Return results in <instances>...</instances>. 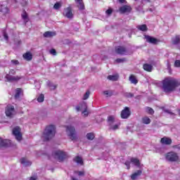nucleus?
<instances>
[{
	"label": "nucleus",
	"mask_w": 180,
	"mask_h": 180,
	"mask_svg": "<svg viewBox=\"0 0 180 180\" xmlns=\"http://www.w3.org/2000/svg\"><path fill=\"white\" fill-rule=\"evenodd\" d=\"M66 133L72 141H75L78 137L77 136V131H75V127L72 126L66 127Z\"/></svg>",
	"instance_id": "obj_4"
},
{
	"label": "nucleus",
	"mask_w": 180,
	"mask_h": 180,
	"mask_svg": "<svg viewBox=\"0 0 180 180\" xmlns=\"http://www.w3.org/2000/svg\"><path fill=\"white\" fill-rule=\"evenodd\" d=\"M146 109L149 115H154V110L153 108L146 107Z\"/></svg>",
	"instance_id": "obj_40"
},
{
	"label": "nucleus",
	"mask_w": 180,
	"mask_h": 180,
	"mask_svg": "<svg viewBox=\"0 0 180 180\" xmlns=\"http://www.w3.org/2000/svg\"><path fill=\"white\" fill-rule=\"evenodd\" d=\"M89 95H91V92L89 91H86L83 97V101H86L89 98Z\"/></svg>",
	"instance_id": "obj_37"
},
{
	"label": "nucleus",
	"mask_w": 180,
	"mask_h": 180,
	"mask_svg": "<svg viewBox=\"0 0 180 180\" xmlns=\"http://www.w3.org/2000/svg\"><path fill=\"white\" fill-rule=\"evenodd\" d=\"M108 79L110 81H117L119 79L118 75H108Z\"/></svg>",
	"instance_id": "obj_33"
},
{
	"label": "nucleus",
	"mask_w": 180,
	"mask_h": 180,
	"mask_svg": "<svg viewBox=\"0 0 180 180\" xmlns=\"http://www.w3.org/2000/svg\"><path fill=\"white\" fill-rule=\"evenodd\" d=\"M87 140H94L95 139V134L94 132H89L86 135Z\"/></svg>",
	"instance_id": "obj_32"
},
{
	"label": "nucleus",
	"mask_w": 180,
	"mask_h": 180,
	"mask_svg": "<svg viewBox=\"0 0 180 180\" xmlns=\"http://www.w3.org/2000/svg\"><path fill=\"white\" fill-rule=\"evenodd\" d=\"M16 75V70H13V69H11L8 72V74H7V75Z\"/></svg>",
	"instance_id": "obj_42"
},
{
	"label": "nucleus",
	"mask_w": 180,
	"mask_h": 180,
	"mask_svg": "<svg viewBox=\"0 0 180 180\" xmlns=\"http://www.w3.org/2000/svg\"><path fill=\"white\" fill-rule=\"evenodd\" d=\"M141 174H143V171L141 170H137L136 172L133 173L131 175V180H136L139 176H141Z\"/></svg>",
	"instance_id": "obj_18"
},
{
	"label": "nucleus",
	"mask_w": 180,
	"mask_h": 180,
	"mask_svg": "<svg viewBox=\"0 0 180 180\" xmlns=\"http://www.w3.org/2000/svg\"><path fill=\"white\" fill-rule=\"evenodd\" d=\"M13 112H15V107L13 105H8L6 107L5 113L7 117H12L13 116Z\"/></svg>",
	"instance_id": "obj_11"
},
{
	"label": "nucleus",
	"mask_w": 180,
	"mask_h": 180,
	"mask_svg": "<svg viewBox=\"0 0 180 180\" xmlns=\"http://www.w3.org/2000/svg\"><path fill=\"white\" fill-rule=\"evenodd\" d=\"M37 101L39 103L44 102V94H40L37 98Z\"/></svg>",
	"instance_id": "obj_38"
},
{
	"label": "nucleus",
	"mask_w": 180,
	"mask_h": 180,
	"mask_svg": "<svg viewBox=\"0 0 180 180\" xmlns=\"http://www.w3.org/2000/svg\"><path fill=\"white\" fill-rule=\"evenodd\" d=\"M124 96H125V98H133V96H134V94L131 92H127L124 93Z\"/></svg>",
	"instance_id": "obj_41"
},
{
	"label": "nucleus",
	"mask_w": 180,
	"mask_h": 180,
	"mask_svg": "<svg viewBox=\"0 0 180 180\" xmlns=\"http://www.w3.org/2000/svg\"><path fill=\"white\" fill-rule=\"evenodd\" d=\"M160 143L162 146H171L172 144V139L169 137L164 136L160 139Z\"/></svg>",
	"instance_id": "obj_14"
},
{
	"label": "nucleus",
	"mask_w": 180,
	"mask_h": 180,
	"mask_svg": "<svg viewBox=\"0 0 180 180\" xmlns=\"http://www.w3.org/2000/svg\"><path fill=\"white\" fill-rule=\"evenodd\" d=\"M115 51L120 56H127V48L124 46H117L115 49Z\"/></svg>",
	"instance_id": "obj_7"
},
{
	"label": "nucleus",
	"mask_w": 180,
	"mask_h": 180,
	"mask_svg": "<svg viewBox=\"0 0 180 180\" xmlns=\"http://www.w3.org/2000/svg\"><path fill=\"white\" fill-rule=\"evenodd\" d=\"M48 86L51 88V90H54L57 89L58 85L57 84H53L51 82H48Z\"/></svg>",
	"instance_id": "obj_35"
},
{
	"label": "nucleus",
	"mask_w": 180,
	"mask_h": 180,
	"mask_svg": "<svg viewBox=\"0 0 180 180\" xmlns=\"http://www.w3.org/2000/svg\"><path fill=\"white\" fill-rule=\"evenodd\" d=\"M22 89L17 88L15 89V94L14 96L15 99H19V98H20V94H22Z\"/></svg>",
	"instance_id": "obj_26"
},
{
	"label": "nucleus",
	"mask_w": 180,
	"mask_h": 180,
	"mask_svg": "<svg viewBox=\"0 0 180 180\" xmlns=\"http://www.w3.org/2000/svg\"><path fill=\"white\" fill-rule=\"evenodd\" d=\"M131 162L134 164V165H136V167H140V160L136 158H131L130 159Z\"/></svg>",
	"instance_id": "obj_25"
},
{
	"label": "nucleus",
	"mask_w": 180,
	"mask_h": 180,
	"mask_svg": "<svg viewBox=\"0 0 180 180\" xmlns=\"http://www.w3.org/2000/svg\"><path fill=\"white\" fill-rule=\"evenodd\" d=\"M4 37L5 40H6V41H8V40H9V37L8 36V33L4 32Z\"/></svg>",
	"instance_id": "obj_49"
},
{
	"label": "nucleus",
	"mask_w": 180,
	"mask_h": 180,
	"mask_svg": "<svg viewBox=\"0 0 180 180\" xmlns=\"http://www.w3.org/2000/svg\"><path fill=\"white\" fill-rule=\"evenodd\" d=\"M77 8H79V9L80 11H84V9H85V5L84 4V1H82V0L81 1H77Z\"/></svg>",
	"instance_id": "obj_28"
},
{
	"label": "nucleus",
	"mask_w": 180,
	"mask_h": 180,
	"mask_svg": "<svg viewBox=\"0 0 180 180\" xmlns=\"http://www.w3.org/2000/svg\"><path fill=\"white\" fill-rule=\"evenodd\" d=\"M0 12H2L3 15H6L9 13V8L6 6L1 5L0 8Z\"/></svg>",
	"instance_id": "obj_23"
},
{
	"label": "nucleus",
	"mask_w": 180,
	"mask_h": 180,
	"mask_svg": "<svg viewBox=\"0 0 180 180\" xmlns=\"http://www.w3.org/2000/svg\"><path fill=\"white\" fill-rule=\"evenodd\" d=\"M110 129H111L112 130H117V129H119V125L115 124V125L111 127Z\"/></svg>",
	"instance_id": "obj_50"
},
{
	"label": "nucleus",
	"mask_w": 180,
	"mask_h": 180,
	"mask_svg": "<svg viewBox=\"0 0 180 180\" xmlns=\"http://www.w3.org/2000/svg\"><path fill=\"white\" fill-rule=\"evenodd\" d=\"M115 61L118 63L120 64V63H124L126 61H127V59L126 58H117L115 60Z\"/></svg>",
	"instance_id": "obj_36"
},
{
	"label": "nucleus",
	"mask_w": 180,
	"mask_h": 180,
	"mask_svg": "<svg viewBox=\"0 0 180 180\" xmlns=\"http://www.w3.org/2000/svg\"><path fill=\"white\" fill-rule=\"evenodd\" d=\"M129 81H130L131 84H134V85H137V84H139V80L134 75H130Z\"/></svg>",
	"instance_id": "obj_17"
},
{
	"label": "nucleus",
	"mask_w": 180,
	"mask_h": 180,
	"mask_svg": "<svg viewBox=\"0 0 180 180\" xmlns=\"http://www.w3.org/2000/svg\"><path fill=\"white\" fill-rule=\"evenodd\" d=\"M1 147H12V141L8 139H2L0 138V148Z\"/></svg>",
	"instance_id": "obj_13"
},
{
	"label": "nucleus",
	"mask_w": 180,
	"mask_h": 180,
	"mask_svg": "<svg viewBox=\"0 0 180 180\" xmlns=\"http://www.w3.org/2000/svg\"><path fill=\"white\" fill-rule=\"evenodd\" d=\"M146 2H148V3H150V2H151V0H145Z\"/></svg>",
	"instance_id": "obj_55"
},
{
	"label": "nucleus",
	"mask_w": 180,
	"mask_h": 180,
	"mask_svg": "<svg viewBox=\"0 0 180 180\" xmlns=\"http://www.w3.org/2000/svg\"><path fill=\"white\" fill-rule=\"evenodd\" d=\"M174 67H176V68H180V60H176L174 61Z\"/></svg>",
	"instance_id": "obj_43"
},
{
	"label": "nucleus",
	"mask_w": 180,
	"mask_h": 180,
	"mask_svg": "<svg viewBox=\"0 0 180 180\" xmlns=\"http://www.w3.org/2000/svg\"><path fill=\"white\" fill-rule=\"evenodd\" d=\"M53 157L58 160L59 162H63L67 158V154L63 150H56L52 153Z\"/></svg>",
	"instance_id": "obj_5"
},
{
	"label": "nucleus",
	"mask_w": 180,
	"mask_h": 180,
	"mask_svg": "<svg viewBox=\"0 0 180 180\" xmlns=\"http://www.w3.org/2000/svg\"><path fill=\"white\" fill-rule=\"evenodd\" d=\"M73 161L75 162H77V164H79V165H84V160H82V158L79 156H76L74 159Z\"/></svg>",
	"instance_id": "obj_22"
},
{
	"label": "nucleus",
	"mask_w": 180,
	"mask_h": 180,
	"mask_svg": "<svg viewBox=\"0 0 180 180\" xmlns=\"http://www.w3.org/2000/svg\"><path fill=\"white\" fill-rule=\"evenodd\" d=\"M61 6V4L60 2H56L53 6V9L58 10Z\"/></svg>",
	"instance_id": "obj_44"
},
{
	"label": "nucleus",
	"mask_w": 180,
	"mask_h": 180,
	"mask_svg": "<svg viewBox=\"0 0 180 180\" xmlns=\"http://www.w3.org/2000/svg\"><path fill=\"white\" fill-rule=\"evenodd\" d=\"M179 85V82L174 77H167L162 81V89L165 94L174 92Z\"/></svg>",
	"instance_id": "obj_1"
},
{
	"label": "nucleus",
	"mask_w": 180,
	"mask_h": 180,
	"mask_svg": "<svg viewBox=\"0 0 180 180\" xmlns=\"http://www.w3.org/2000/svg\"><path fill=\"white\" fill-rule=\"evenodd\" d=\"M21 18L23 20H27L26 22H29V16L27 15V13L25 10L23 11V13L21 14Z\"/></svg>",
	"instance_id": "obj_30"
},
{
	"label": "nucleus",
	"mask_w": 180,
	"mask_h": 180,
	"mask_svg": "<svg viewBox=\"0 0 180 180\" xmlns=\"http://www.w3.org/2000/svg\"><path fill=\"white\" fill-rule=\"evenodd\" d=\"M21 4L22 5V6H26V5H27V1H22V2L21 3Z\"/></svg>",
	"instance_id": "obj_52"
},
{
	"label": "nucleus",
	"mask_w": 180,
	"mask_h": 180,
	"mask_svg": "<svg viewBox=\"0 0 180 180\" xmlns=\"http://www.w3.org/2000/svg\"><path fill=\"white\" fill-rule=\"evenodd\" d=\"M84 172H79V176H82V175H84Z\"/></svg>",
	"instance_id": "obj_53"
},
{
	"label": "nucleus",
	"mask_w": 180,
	"mask_h": 180,
	"mask_svg": "<svg viewBox=\"0 0 180 180\" xmlns=\"http://www.w3.org/2000/svg\"><path fill=\"white\" fill-rule=\"evenodd\" d=\"M11 63L12 64H14V65H19V60H12Z\"/></svg>",
	"instance_id": "obj_48"
},
{
	"label": "nucleus",
	"mask_w": 180,
	"mask_h": 180,
	"mask_svg": "<svg viewBox=\"0 0 180 180\" xmlns=\"http://www.w3.org/2000/svg\"><path fill=\"white\" fill-rule=\"evenodd\" d=\"M81 105L84 107V110L82 113H84V116H88V107L86 106V103L83 102Z\"/></svg>",
	"instance_id": "obj_31"
},
{
	"label": "nucleus",
	"mask_w": 180,
	"mask_h": 180,
	"mask_svg": "<svg viewBox=\"0 0 180 180\" xmlns=\"http://www.w3.org/2000/svg\"><path fill=\"white\" fill-rule=\"evenodd\" d=\"M76 109H77V112H79V110H81V106H77L76 108Z\"/></svg>",
	"instance_id": "obj_54"
},
{
	"label": "nucleus",
	"mask_w": 180,
	"mask_h": 180,
	"mask_svg": "<svg viewBox=\"0 0 180 180\" xmlns=\"http://www.w3.org/2000/svg\"><path fill=\"white\" fill-rule=\"evenodd\" d=\"M131 115V111H130V108L125 107L121 112L122 119H129Z\"/></svg>",
	"instance_id": "obj_10"
},
{
	"label": "nucleus",
	"mask_w": 180,
	"mask_h": 180,
	"mask_svg": "<svg viewBox=\"0 0 180 180\" xmlns=\"http://www.w3.org/2000/svg\"><path fill=\"white\" fill-rule=\"evenodd\" d=\"M56 136V126L51 124L46 127L44 131L42 137L44 141H49Z\"/></svg>",
	"instance_id": "obj_2"
},
{
	"label": "nucleus",
	"mask_w": 180,
	"mask_h": 180,
	"mask_svg": "<svg viewBox=\"0 0 180 180\" xmlns=\"http://www.w3.org/2000/svg\"><path fill=\"white\" fill-rule=\"evenodd\" d=\"M124 164L127 167V169H130V164H131L130 161L127 160Z\"/></svg>",
	"instance_id": "obj_47"
},
{
	"label": "nucleus",
	"mask_w": 180,
	"mask_h": 180,
	"mask_svg": "<svg viewBox=\"0 0 180 180\" xmlns=\"http://www.w3.org/2000/svg\"><path fill=\"white\" fill-rule=\"evenodd\" d=\"M143 68L145 71H147L148 72H151L153 71V65L148 63L143 64Z\"/></svg>",
	"instance_id": "obj_19"
},
{
	"label": "nucleus",
	"mask_w": 180,
	"mask_h": 180,
	"mask_svg": "<svg viewBox=\"0 0 180 180\" xmlns=\"http://www.w3.org/2000/svg\"><path fill=\"white\" fill-rule=\"evenodd\" d=\"M165 158L169 162H178V161H179V155L174 151L167 153Z\"/></svg>",
	"instance_id": "obj_3"
},
{
	"label": "nucleus",
	"mask_w": 180,
	"mask_h": 180,
	"mask_svg": "<svg viewBox=\"0 0 180 180\" xmlns=\"http://www.w3.org/2000/svg\"><path fill=\"white\" fill-rule=\"evenodd\" d=\"M55 32L51 31H46L44 33V37L50 38V37H54L56 36Z\"/></svg>",
	"instance_id": "obj_20"
},
{
	"label": "nucleus",
	"mask_w": 180,
	"mask_h": 180,
	"mask_svg": "<svg viewBox=\"0 0 180 180\" xmlns=\"http://www.w3.org/2000/svg\"><path fill=\"white\" fill-rule=\"evenodd\" d=\"M64 16L68 18V19H72L74 18V14L72 13V8L71 7H67L64 9Z\"/></svg>",
	"instance_id": "obj_12"
},
{
	"label": "nucleus",
	"mask_w": 180,
	"mask_h": 180,
	"mask_svg": "<svg viewBox=\"0 0 180 180\" xmlns=\"http://www.w3.org/2000/svg\"><path fill=\"white\" fill-rule=\"evenodd\" d=\"M22 57L24 60H26V61H32L33 60V55H32V53L27 52L22 55Z\"/></svg>",
	"instance_id": "obj_16"
},
{
	"label": "nucleus",
	"mask_w": 180,
	"mask_h": 180,
	"mask_svg": "<svg viewBox=\"0 0 180 180\" xmlns=\"http://www.w3.org/2000/svg\"><path fill=\"white\" fill-rule=\"evenodd\" d=\"M20 127H15L13 129V134L15 136V139L18 141H22V132Z\"/></svg>",
	"instance_id": "obj_8"
},
{
	"label": "nucleus",
	"mask_w": 180,
	"mask_h": 180,
	"mask_svg": "<svg viewBox=\"0 0 180 180\" xmlns=\"http://www.w3.org/2000/svg\"><path fill=\"white\" fill-rule=\"evenodd\" d=\"M103 94L107 96H113V91L112 90H106L103 91Z\"/></svg>",
	"instance_id": "obj_34"
},
{
	"label": "nucleus",
	"mask_w": 180,
	"mask_h": 180,
	"mask_svg": "<svg viewBox=\"0 0 180 180\" xmlns=\"http://www.w3.org/2000/svg\"><path fill=\"white\" fill-rule=\"evenodd\" d=\"M6 79L8 82H18V81H20L23 77L22 76H12L10 75H6L5 77Z\"/></svg>",
	"instance_id": "obj_9"
},
{
	"label": "nucleus",
	"mask_w": 180,
	"mask_h": 180,
	"mask_svg": "<svg viewBox=\"0 0 180 180\" xmlns=\"http://www.w3.org/2000/svg\"><path fill=\"white\" fill-rule=\"evenodd\" d=\"M105 13L106 15H108V16H110V15L113 13V8H109L108 9L106 10Z\"/></svg>",
	"instance_id": "obj_39"
},
{
	"label": "nucleus",
	"mask_w": 180,
	"mask_h": 180,
	"mask_svg": "<svg viewBox=\"0 0 180 180\" xmlns=\"http://www.w3.org/2000/svg\"><path fill=\"white\" fill-rule=\"evenodd\" d=\"M172 44H179L180 42L179 35H176L174 38L172 39Z\"/></svg>",
	"instance_id": "obj_29"
},
{
	"label": "nucleus",
	"mask_w": 180,
	"mask_h": 180,
	"mask_svg": "<svg viewBox=\"0 0 180 180\" xmlns=\"http://www.w3.org/2000/svg\"><path fill=\"white\" fill-rule=\"evenodd\" d=\"M170 115H174V113H172V112H170Z\"/></svg>",
	"instance_id": "obj_57"
},
{
	"label": "nucleus",
	"mask_w": 180,
	"mask_h": 180,
	"mask_svg": "<svg viewBox=\"0 0 180 180\" xmlns=\"http://www.w3.org/2000/svg\"><path fill=\"white\" fill-rule=\"evenodd\" d=\"M146 41L148 43H150V44H158V40L157 39V38L153 37L150 35H145L144 36Z\"/></svg>",
	"instance_id": "obj_15"
},
{
	"label": "nucleus",
	"mask_w": 180,
	"mask_h": 180,
	"mask_svg": "<svg viewBox=\"0 0 180 180\" xmlns=\"http://www.w3.org/2000/svg\"><path fill=\"white\" fill-rule=\"evenodd\" d=\"M108 122H110V123H113V122H115V117L113 116H109L108 117Z\"/></svg>",
	"instance_id": "obj_45"
},
{
	"label": "nucleus",
	"mask_w": 180,
	"mask_h": 180,
	"mask_svg": "<svg viewBox=\"0 0 180 180\" xmlns=\"http://www.w3.org/2000/svg\"><path fill=\"white\" fill-rule=\"evenodd\" d=\"M131 11H133L131 6L126 4L120 6L118 9V12H120L121 15H124V13L129 15V13H131Z\"/></svg>",
	"instance_id": "obj_6"
},
{
	"label": "nucleus",
	"mask_w": 180,
	"mask_h": 180,
	"mask_svg": "<svg viewBox=\"0 0 180 180\" xmlns=\"http://www.w3.org/2000/svg\"><path fill=\"white\" fill-rule=\"evenodd\" d=\"M49 53L50 54H52V56H57V51L54 49H51Z\"/></svg>",
	"instance_id": "obj_46"
},
{
	"label": "nucleus",
	"mask_w": 180,
	"mask_h": 180,
	"mask_svg": "<svg viewBox=\"0 0 180 180\" xmlns=\"http://www.w3.org/2000/svg\"><path fill=\"white\" fill-rule=\"evenodd\" d=\"M20 162L25 167H30V165H32V162L28 161L27 159H26L25 158H21Z\"/></svg>",
	"instance_id": "obj_21"
},
{
	"label": "nucleus",
	"mask_w": 180,
	"mask_h": 180,
	"mask_svg": "<svg viewBox=\"0 0 180 180\" xmlns=\"http://www.w3.org/2000/svg\"><path fill=\"white\" fill-rule=\"evenodd\" d=\"M142 122L143 123V124H150V123H151V120L150 119V117L145 116L142 117Z\"/></svg>",
	"instance_id": "obj_27"
},
{
	"label": "nucleus",
	"mask_w": 180,
	"mask_h": 180,
	"mask_svg": "<svg viewBox=\"0 0 180 180\" xmlns=\"http://www.w3.org/2000/svg\"><path fill=\"white\" fill-rule=\"evenodd\" d=\"M138 30H141V32H147L148 30V27H147V25L143 24L137 26Z\"/></svg>",
	"instance_id": "obj_24"
},
{
	"label": "nucleus",
	"mask_w": 180,
	"mask_h": 180,
	"mask_svg": "<svg viewBox=\"0 0 180 180\" xmlns=\"http://www.w3.org/2000/svg\"><path fill=\"white\" fill-rule=\"evenodd\" d=\"M179 115L180 116V110H178Z\"/></svg>",
	"instance_id": "obj_56"
},
{
	"label": "nucleus",
	"mask_w": 180,
	"mask_h": 180,
	"mask_svg": "<svg viewBox=\"0 0 180 180\" xmlns=\"http://www.w3.org/2000/svg\"><path fill=\"white\" fill-rule=\"evenodd\" d=\"M120 4H127L126 0H117Z\"/></svg>",
	"instance_id": "obj_51"
}]
</instances>
